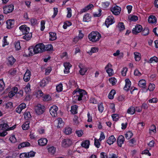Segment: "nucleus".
Instances as JSON below:
<instances>
[{
    "instance_id": "41",
    "label": "nucleus",
    "mask_w": 158,
    "mask_h": 158,
    "mask_svg": "<svg viewBox=\"0 0 158 158\" xmlns=\"http://www.w3.org/2000/svg\"><path fill=\"white\" fill-rule=\"evenodd\" d=\"M53 49V47L52 44H48L46 45V46H45L44 51H50L52 50Z\"/></svg>"
},
{
    "instance_id": "24",
    "label": "nucleus",
    "mask_w": 158,
    "mask_h": 158,
    "mask_svg": "<svg viewBox=\"0 0 158 158\" xmlns=\"http://www.w3.org/2000/svg\"><path fill=\"white\" fill-rule=\"evenodd\" d=\"M148 21L150 23H155L156 22V19L154 16H151L149 17Z\"/></svg>"
},
{
    "instance_id": "57",
    "label": "nucleus",
    "mask_w": 158,
    "mask_h": 158,
    "mask_svg": "<svg viewBox=\"0 0 158 158\" xmlns=\"http://www.w3.org/2000/svg\"><path fill=\"white\" fill-rule=\"evenodd\" d=\"M67 17L68 18H70L72 16V10L70 8H67Z\"/></svg>"
},
{
    "instance_id": "51",
    "label": "nucleus",
    "mask_w": 158,
    "mask_h": 158,
    "mask_svg": "<svg viewBox=\"0 0 158 158\" xmlns=\"http://www.w3.org/2000/svg\"><path fill=\"white\" fill-rule=\"evenodd\" d=\"M63 89V85L62 84H60L56 86V90L57 92H60Z\"/></svg>"
},
{
    "instance_id": "32",
    "label": "nucleus",
    "mask_w": 158,
    "mask_h": 158,
    "mask_svg": "<svg viewBox=\"0 0 158 158\" xmlns=\"http://www.w3.org/2000/svg\"><path fill=\"white\" fill-rule=\"evenodd\" d=\"M29 122L27 121L22 126V128L23 130H26L29 128Z\"/></svg>"
},
{
    "instance_id": "12",
    "label": "nucleus",
    "mask_w": 158,
    "mask_h": 158,
    "mask_svg": "<svg viewBox=\"0 0 158 158\" xmlns=\"http://www.w3.org/2000/svg\"><path fill=\"white\" fill-rule=\"evenodd\" d=\"M142 30V26L140 25H136L135 27L133 29L132 32L134 34L136 35L141 32Z\"/></svg>"
},
{
    "instance_id": "25",
    "label": "nucleus",
    "mask_w": 158,
    "mask_h": 158,
    "mask_svg": "<svg viewBox=\"0 0 158 158\" xmlns=\"http://www.w3.org/2000/svg\"><path fill=\"white\" fill-rule=\"evenodd\" d=\"M81 146L86 148H89V141L86 140L82 142L81 144Z\"/></svg>"
},
{
    "instance_id": "29",
    "label": "nucleus",
    "mask_w": 158,
    "mask_h": 158,
    "mask_svg": "<svg viewBox=\"0 0 158 158\" xmlns=\"http://www.w3.org/2000/svg\"><path fill=\"white\" fill-rule=\"evenodd\" d=\"M79 67L80 69L79 71L80 74L81 75H84L87 70V68L85 66L82 67L79 66Z\"/></svg>"
},
{
    "instance_id": "26",
    "label": "nucleus",
    "mask_w": 158,
    "mask_h": 158,
    "mask_svg": "<svg viewBox=\"0 0 158 158\" xmlns=\"http://www.w3.org/2000/svg\"><path fill=\"white\" fill-rule=\"evenodd\" d=\"M16 61V60L12 56H10L8 58V61L10 65H13Z\"/></svg>"
},
{
    "instance_id": "5",
    "label": "nucleus",
    "mask_w": 158,
    "mask_h": 158,
    "mask_svg": "<svg viewBox=\"0 0 158 158\" xmlns=\"http://www.w3.org/2000/svg\"><path fill=\"white\" fill-rule=\"evenodd\" d=\"M58 110V107L55 105H53L51 106L49 110L51 114L53 117H56L57 116V111Z\"/></svg>"
},
{
    "instance_id": "50",
    "label": "nucleus",
    "mask_w": 158,
    "mask_h": 158,
    "mask_svg": "<svg viewBox=\"0 0 158 158\" xmlns=\"http://www.w3.org/2000/svg\"><path fill=\"white\" fill-rule=\"evenodd\" d=\"M15 46L16 50H20L21 48L20 42L18 41L15 42Z\"/></svg>"
},
{
    "instance_id": "21",
    "label": "nucleus",
    "mask_w": 158,
    "mask_h": 158,
    "mask_svg": "<svg viewBox=\"0 0 158 158\" xmlns=\"http://www.w3.org/2000/svg\"><path fill=\"white\" fill-rule=\"evenodd\" d=\"M91 18L90 15L87 13L84 16L83 21L84 22H88L91 21Z\"/></svg>"
},
{
    "instance_id": "36",
    "label": "nucleus",
    "mask_w": 158,
    "mask_h": 158,
    "mask_svg": "<svg viewBox=\"0 0 158 158\" xmlns=\"http://www.w3.org/2000/svg\"><path fill=\"white\" fill-rule=\"evenodd\" d=\"M58 125L57 127L60 128L62 127L64 125V123L62 119L60 118L57 119Z\"/></svg>"
},
{
    "instance_id": "46",
    "label": "nucleus",
    "mask_w": 158,
    "mask_h": 158,
    "mask_svg": "<svg viewBox=\"0 0 158 158\" xmlns=\"http://www.w3.org/2000/svg\"><path fill=\"white\" fill-rule=\"evenodd\" d=\"M24 117L26 120H28L31 118V115L29 112H26L24 114Z\"/></svg>"
},
{
    "instance_id": "11",
    "label": "nucleus",
    "mask_w": 158,
    "mask_h": 158,
    "mask_svg": "<svg viewBox=\"0 0 158 158\" xmlns=\"http://www.w3.org/2000/svg\"><path fill=\"white\" fill-rule=\"evenodd\" d=\"M19 29L23 34H25V33H28L30 31L29 27L26 25L21 26L19 27Z\"/></svg>"
},
{
    "instance_id": "17",
    "label": "nucleus",
    "mask_w": 158,
    "mask_h": 158,
    "mask_svg": "<svg viewBox=\"0 0 158 158\" xmlns=\"http://www.w3.org/2000/svg\"><path fill=\"white\" fill-rule=\"evenodd\" d=\"M125 85L124 87V89L127 91L129 90L130 88L131 82L129 79H126L125 80Z\"/></svg>"
},
{
    "instance_id": "37",
    "label": "nucleus",
    "mask_w": 158,
    "mask_h": 158,
    "mask_svg": "<svg viewBox=\"0 0 158 158\" xmlns=\"http://www.w3.org/2000/svg\"><path fill=\"white\" fill-rule=\"evenodd\" d=\"M50 40L52 41L56 39V33L50 32Z\"/></svg>"
},
{
    "instance_id": "28",
    "label": "nucleus",
    "mask_w": 158,
    "mask_h": 158,
    "mask_svg": "<svg viewBox=\"0 0 158 158\" xmlns=\"http://www.w3.org/2000/svg\"><path fill=\"white\" fill-rule=\"evenodd\" d=\"M135 108L133 106H131L128 109L127 112L131 115H133L135 113Z\"/></svg>"
},
{
    "instance_id": "30",
    "label": "nucleus",
    "mask_w": 158,
    "mask_h": 158,
    "mask_svg": "<svg viewBox=\"0 0 158 158\" xmlns=\"http://www.w3.org/2000/svg\"><path fill=\"white\" fill-rule=\"evenodd\" d=\"M25 35L23 36V38L26 40H29L32 37L31 33H29V32L28 33H25Z\"/></svg>"
},
{
    "instance_id": "23",
    "label": "nucleus",
    "mask_w": 158,
    "mask_h": 158,
    "mask_svg": "<svg viewBox=\"0 0 158 158\" xmlns=\"http://www.w3.org/2000/svg\"><path fill=\"white\" fill-rule=\"evenodd\" d=\"M146 81L144 79L140 80L139 81L138 85L140 87L144 88L146 86Z\"/></svg>"
},
{
    "instance_id": "62",
    "label": "nucleus",
    "mask_w": 158,
    "mask_h": 158,
    "mask_svg": "<svg viewBox=\"0 0 158 158\" xmlns=\"http://www.w3.org/2000/svg\"><path fill=\"white\" fill-rule=\"evenodd\" d=\"M128 142L129 143L130 146H133L134 143H136V140L134 138H133L130 140Z\"/></svg>"
},
{
    "instance_id": "27",
    "label": "nucleus",
    "mask_w": 158,
    "mask_h": 158,
    "mask_svg": "<svg viewBox=\"0 0 158 158\" xmlns=\"http://www.w3.org/2000/svg\"><path fill=\"white\" fill-rule=\"evenodd\" d=\"M24 91L27 94H29L31 92V89H30V85L29 83H28L26 86L24 87Z\"/></svg>"
},
{
    "instance_id": "16",
    "label": "nucleus",
    "mask_w": 158,
    "mask_h": 158,
    "mask_svg": "<svg viewBox=\"0 0 158 158\" xmlns=\"http://www.w3.org/2000/svg\"><path fill=\"white\" fill-rule=\"evenodd\" d=\"M8 126L6 123H3L0 124V130H12L14 129L13 127L8 128Z\"/></svg>"
},
{
    "instance_id": "47",
    "label": "nucleus",
    "mask_w": 158,
    "mask_h": 158,
    "mask_svg": "<svg viewBox=\"0 0 158 158\" xmlns=\"http://www.w3.org/2000/svg\"><path fill=\"white\" fill-rule=\"evenodd\" d=\"M119 30L121 31L125 29V26L124 24L122 22H120L118 23V25Z\"/></svg>"
},
{
    "instance_id": "39",
    "label": "nucleus",
    "mask_w": 158,
    "mask_h": 158,
    "mask_svg": "<svg viewBox=\"0 0 158 158\" xmlns=\"http://www.w3.org/2000/svg\"><path fill=\"white\" fill-rule=\"evenodd\" d=\"M5 86L3 79H0V92L3 90Z\"/></svg>"
},
{
    "instance_id": "6",
    "label": "nucleus",
    "mask_w": 158,
    "mask_h": 158,
    "mask_svg": "<svg viewBox=\"0 0 158 158\" xmlns=\"http://www.w3.org/2000/svg\"><path fill=\"white\" fill-rule=\"evenodd\" d=\"M11 89L10 91L8 94V96L10 98H11L14 96L17 92L18 91V89L17 87H14L11 88L10 87H9L8 88V89Z\"/></svg>"
},
{
    "instance_id": "53",
    "label": "nucleus",
    "mask_w": 158,
    "mask_h": 158,
    "mask_svg": "<svg viewBox=\"0 0 158 158\" xmlns=\"http://www.w3.org/2000/svg\"><path fill=\"white\" fill-rule=\"evenodd\" d=\"M7 37V36H4L2 40L3 44L2 46L4 47L5 45H7L8 44V43L7 41L6 38Z\"/></svg>"
},
{
    "instance_id": "20",
    "label": "nucleus",
    "mask_w": 158,
    "mask_h": 158,
    "mask_svg": "<svg viewBox=\"0 0 158 158\" xmlns=\"http://www.w3.org/2000/svg\"><path fill=\"white\" fill-rule=\"evenodd\" d=\"M116 140V139L115 138L113 135L110 136L107 140V143L110 145L113 144Z\"/></svg>"
},
{
    "instance_id": "58",
    "label": "nucleus",
    "mask_w": 158,
    "mask_h": 158,
    "mask_svg": "<svg viewBox=\"0 0 158 158\" xmlns=\"http://www.w3.org/2000/svg\"><path fill=\"white\" fill-rule=\"evenodd\" d=\"M75 132L77 135L79 137L81 136L83 134V132L82 130H77Z\"/></svg>"
},
{
    "instance_id": "9",
    "label": "nucleus",
    "mask_w": 158,
    "mask_h": 158,
    "mask_svg": "<svg viewBox=\"0 0 158 158\" xmlns=\"http://www.w3.org/2000/svg\"><path fill=\"white\" fill-rule=\"evenodd\" d=\"M14 10V6L12 5L5 6L3 7L4 13L7 14L12 12Z\"/></svg>"
},
{
    "instance_id": "43",
    "label": "nucleus",
    "mask_w": 158,
    "mask_h": 158,
    "mask_svg": "<svg viewBox=\"0 0 158 158\" xmlns=\"http://www.w3.org/2000/svg\"><path fill=\"white\" fill-rule=\"evenodd\" d=\"M77 106L76 105H74L71 106V111L73 114H76L77 113Z\"/></svg>"
},
{
    "instance_id": "42",
    "label": "nucleus",
    "mask_w": 158,
    "mask_h": 158,
    "mask_svg": "<svg viewBox=\"0 0 158 158\" xmlns=\"http://www.w3.org/2000/svg\"><path fill=\"white\" fill-rule=\"evenodd\" d=\"M27 52L28 53L27 55L28 56L33 55L34 54H35L34 53V48H33L31 47L29 48L28 49Z\"/></svg>"
},
{
    "instance_id": "35",
    "label": "nucleus",
    "mask_w": 158,
    "mask_h": 158,
    "mask_svg": "<svg viewBox=\"0 0 158 158\" xmlns=\"http://www.w3.org/2000/svg\"><path fill=\"white\" fill-rule=\"evenodd\" d=\"M64 132L66 135H69L72 132V129L69 127H66L65 128Z\"/></svg>"
},
{
    "instance_id": "1",
    "label": "nucleus",
    "mask_w": 158,
    "mask_h": 158,
    "mask_svg": "<svg viewBox=\"0 0 158 158\" xmlns=\"http://www.w3.org/2000/svg\"><path fill=\"white\" fill-rule=\"evenodd\" d=\"M73 94L74 95L73 98L75 100H85L88 98L86 92L84 90L79 89H77L74 90Z\"/></svg>"
},
{
    "instance_id": "60",
    "label": "nucleus",
    "mask_w": 158,
    "mask_h": 158,
    "mask_svg": "<svg viewBox=\"0 0 158 158\" xmlns=\"http://www.w3.org/2000/svg\"><path fill=\"white\" fill-rule=\"evenodd\" d=\"M98 108L99 111L100 112L102 113L103 112L104 110V107L102 105V103H101L100 104H98Z\"/></svg>"
},
{
    "instance_id": "34",
    "label": "nucleus",
    "mask_w": 158,
    "mask_h": 158,
    "mask_svg": "<svg viewBox=\"0 0 158 158\" xmlns=\"http://www.w3.org/2000/svg\"><path fill=\"white\" fill-rule=\"evenodd\" d=\"M48 81L46 79L42 80L40 83V85L41 87H44L48 83Z\"/></svg>"
},
{
    "instance_id": "56",
    "label": "nucleus",
    "mask_w": 158,
    "mask_h": 158,
    "mask_svg": "<svg viewBox=\"0 0 158 158\" xmlns=\"http://www.w3.org/2000/svg\"><path fill=\"white\" fill-rule=\"evenodd\" d=\"M10 141L12 143H15L16 142V139L14 135H12L9 138Z\"/></svg>"
},
{
    "instance_id": "10",
    "label": "nucleus",
    "mask_w": 158,
    "mask_h": 158,
    "mask_svg": "<svg viewBox=\"0 0 158 158\" xmlns=\"http://www.w3.org/2000/svg\"><path fill=\"white\" fill-rule=\"evenodd\" d=\"M72 141L69 139H64L62 142V146L64 147H66L71 145L72 144Z\"/></svg>"
},
{
    "instance_id": "14",
    "label": "nucleus",
    "mask_w": 158,
    "mask_h": 158,
    "mask_svg": "<svg viewBox=\"0 0 158 158\" xmlns=\"http://www.w3.org/2000/svg\"><path fill=\"white\" fill-rule=\"evenodd\" d=\"M64 66L65 68L64 70V73H68L69 72V69L72 67V65L69 62H65L64 64Z\"/></svg>"
},
{
    "instance_id": "64",
    "label": "nucleus",
    "mask_w": 158,
    "mask_h": 158,
    "mask_svg": "<svg viewBox=\"0 0 158 158\" xmlns=\"http://www.w3.org/2000/svg\"><path fill=\"white\" fill-rule=\"evenodd\" d=\"M20 158H29L27 153H23L20 155Z\"/></svg>"
},
{
    "instance_id": "33",
    "label": "nucleus",
    "mask_w": 158,
    "mask_h": 158,
    "mask_svg": "<svg viewBox=\"0 0 158 158\" xmlns=\"http://www.w3.org/2000/svg\"><path fill=\"white\" fill-rule=\"evenodd\" d=\"M115 93V91L114 89H112L109 94L108 95V98L110 99H113L114 98V95Z\"/></svg>"
},
{
    "instance_id": "4",
    "label": "nucleus",
    "mask_w": 158,
    "mask_h": 158,
    "mask_svg": "<svg viewBox=\"0 0 158 158\" xmlns=\"http://www.w3.org/2000/svg\"><path fill=\"white\" fill-rule=\"evenodd\" d=\"M44 110V106L41 104H38L35 107V112L38 115L43 114Z\"/></svg>"
},
{
    "instance_id": "8",
    "label": "nucleus",
    "mask_w": 158,
    "mask_h": 158,
    "mask_svg": "<svg viewBox=\"0 0 158 158\" xmlns=\"http://www.w3.org/2000/svg\"><path fill=\"white\" fill-rule=\"evenodd\" d=\"M111 11L114 15H117L120 13L121 9L120 7L117 6H112L111 8Z\"/></svg>"
},
{
    "instance_id": "44",
    "label": "nucleus",
    "mask_w": 158,
    "mask_h": 158,
    "mask_svg": "<svg viewBox=\"0 0 158 158\" xmlns=\"http://www.w3.org/2000/svg\"><path fill=\"white\" fill-rule=\"evenodd\" d=\"M149 29L147 27L144 28L142 32V34L143 35L146 36L149 34Z\"/></svg>"
},
{
    "instance_id": "15",
    "label": "nucleus",
    "mask_w": 158,
    "mask_h": 158,
    "mask_svg": "<svg viewBox=\"0 0 158 158\" xmlns=\"http://www.w3.org/2000/svg\"><path fill=\"white\" fill-rule=\"evenodd\" d=\"M125 139L124 137L122 135L118 136L117 139V143L119 147H121L122 144L124 143Z\"/></svg>"
},
{
    "instance_id": "22",
    "label": "nucleus",
    "mask_w": 158,
    "mask_h": 158,
    "mask_svg": "<svg viewBox=\"0 0 158 158\" xmlns=\"http://www.w3.org/2000/svg\"><path fill=\"white\" fill-rule=\"evenodd\" d=\"M30 146V143L28 142H25L19 144L18 146L19 149H20L22 148L29 147Z\"/></svg>"
},
{
    "instance_id": "31",
    "label": "nucleus",
    "mask_w": 158,
    "mask_h": 158,
    "mask_svg": "<svg viewBox=\"0 0 158 158\" xmlns=\"http://www.w3.org/2000/svg\"><path fill=\"white\" fill-rule=\"evenodd\" d=\"M134 57L136 61H139L141 59V54L137 52H134Z\"/></svg>"
},
{
    "instance_id": "48",
    "label": "nucleus",
    "mask_w": 158,
    "mask_h": 158,
    "mask_svg": "<svg viewBox=\"0 0 158 158\" xmlns=\"http://www.w3.org/2000/svg\"><path fill=\"white\" fill-rule=\"evenodd\" d=\"M133 136V134L131 131H128L125 134V137L128 139H130Z\"/></svg>"
},
{
    "instance_id": "49",
    "label": "nucleus",
    "mask_w": 158,
    "mask_h": 158,
    "mask_svg": "<svg viewBox=\"0 0 158 158\" xmlns=\"http://www.w3.org/2000/svg\"><path fill=\"white\" fill-rule=\"evenodd\" d=\"M43 93L41 91L39 90L35 92V95L38 98H40L43 95Z\"/></svg>"
},
{
    "instance_id": "18",
    "label": "nucleus",
    "mask_w": 158,
    "mask_h": 158,
    "mask_svg": "<svg viewBox=\"0 0 158 158\" xmlns=\"http://www.w3.org/2000/svg\"><path fill=\"white\" fill-rule=\"evenodd\" d=\"M39 145L43 146L46 145L48 142V140L46 138H41L38 140Z\"/></svg>"
},
{
    "instance_id": "19",
    "label": "nucleus",
    "mask_w": 158,
    "mask_h": 158,
    "mask_svg": "<svg viewBox=\"0 0 158 158\" xmlns=\"http://www.w3.org/2000/svg\"><path fill=\"white\" fill-rule=\"evenodd\" d=\"M7 28L8 29H10L12 28L14 24V21L13 20L9 19L6 22Z\"/></svg>"
},
{
    "instance_id": "7",
    "label": "nucleus",
    "mask_w": 158,
    "mask_h": 158,
    "mask_svg": "<svg viewBox=\"0 0 158 158\" xmlns=\"http://www.w3.org/2000/svg\"><path fill=\"white\" fill-rule=\"evenodd\" d=\"M114 18L112 16H108L106 20L105 24L106 27H108L109 26L114 23Z\"/></svg>"
},
{
    "instance_id": "40",
    "label": "nucleus",
    "mask_w": 158,
    "mask_h": 158,
    "mask_svg": "<svg viewBox=\"0 0 158 158\" xmlns=\"http://www.w3.org/2000/svg\"><path fill=\"white\" fill-rule=\"evenodd\" d=\"M98 49L96 47L92 48L90 52H88L89 55H92L93 53L96 52L98 51Z\"/></svg>"
},
{
    "instance_id": "59",
    "label": "nucleus",
    "mask_w": 158,
    "mask_h": 158,
    "mask_svg": "<svg viewBox=\"0 0 158 158\" xmlns=\"http://www.w3.org/2000/svg\"><path fill=\"white\" fill-rule=\"evenodd\" d=\"M130 20L131 21H135L138 20V17L135 15H132L129 17Z\"/></svg>"
},
{
    "instance_id": "54",
    "label": "nucleus",
    "mask_w": 158,
    "mask_h": 158,
    "mask_svg": "<svg viewBox=\"0 0 158 158\" xmlns=\"http://www.w3.org/2000/svg\"><path fill=\"white\" fill-rule=\"evenodd\" d=\"M72 25L71 22L69 21H66L64 23L63 27L64 29H66L68 27H69Z\"/></svg>"
},
{
    "instance_id": "55",
    "label": "nucleus",
    "mask_w": 158,
    "mask_h": 158,
    "mask_svg": "<svg viewBox=\"0 0 158 158\" xmlns=\"http://www.w3.org/2000/svg\"><path fill=\"white\" fill-rule=\"evenodd\" d=\"M43 100L44 101H49L51 100V97L48 95H46L43 97Z\"/></svg>"
},
{
    "instance_id": "45",
    "label": "nucleus",
    "mask_w": 158,
    "mask_h": 158,
    "mask_svg": "<svg viewBox=\"0 0 158 158\" xmlns=\"http://www.w3.org/2000/svg\"><path fill=\"white\" fill-rule=\"evenodd\" d=\"M48 150L49 152L53 154H54L56 152V148L53 146L50 147L48 148Z\"/></svg>"
},
{
    "instance_id": "38",
    "label": "nucleus",
    "mask_w": 158,
    "mask_h": 158,
    "mask_svg": "<svg viewBox=\"0 0 158 158\" xmlns=\"http://www.w3.org/2000/svg\"><path fill=\"white\" fill-rule=\"evenodd\" d=\"M109 80L110 84L113 85H115L116 84V83L117 82L116 79L114 77H110V78Z\"/></svg>"
},
{
    "instance_id": "13",
    "label": "nucleus",
    "mask_w": 158,
    "mask_h": 158,
    "mask_svg": "<svg viewBox=\"0 0 158 158\" xmlns=\"http://www.w3.org/2000/svg\"><path fill=\"white\" fill-rule=\"evenodd\" d=\"M31 76V72L29 70H27L24 75L23 77L24 81L25 82L28 81L30 79Z\"/></svg>"
},
{
    "instance_id": "3",
    "label": "nucleus",
    "mask_w": 158,
    "mask_h": 158,
    "mask_svg": "<svg viewBox=\"0 0 158 158\" xmlns=\"http://www.w3.org/2000/svg\"><path fill=\"white\" fill-rule=\"evenodd\" d=\"M45 45L42 43L37 44L34 47V53L37 54L44 51Z\"/></svg>"
},
{
    "instance_id": "61",
    "label": "nucleus",
    "mask_w": 158,
    "mask_h": 158,
    "mask_svg": "<svg viewBox=\"0 0 158 158\" xmlns=\"http://www.w3.org/2000/svg\"><path fill=\"white\" fill-rule=\"evenodd\" d=\"M106 71L109 76H112L114 73L113 70L112 69H107Z\"/></svg>"
},
{
    "instance_id": "2",
    "label": "nucleus",
    "mask_w": 158,
    "mask_h": 158,
    "mask_svg": "<svg viewBox=\"0 0 158 158\" xmlns=\"http://www.w3.org/2000/svg\"><path fill=\"white\" fill-rule=\"evenodd\" d=\"M101 37V34L98 31H95L92 32L88 36L89 40L93 42H96L98 41Z\"/></svg>"
},
{
    "instance_id": "63",
    "label": "nucleus",
    "mask_w": 158,
    "mask_h": 158,
    "mask_svg": "<svg viewBox=\"0 0 158 158\" xmlns=\"http://www.w3.org/2000/svg\"><path fill=\"white\" fill-rule=\"evenodd\" d=\"M150 132L151 133V131H152L154 133H155L156 132V126L154 125H152L149 129Z\"/></svg>"
},
{
    "instance_id": "52",
    "label": "nucleus",
    "mask_w": 158,
    "mask_h": 158,
    "mask_svg": "<svg viewBox=\"0 0 158 158\" xmlns=\"http://www.w3.org/2000/svg\"><path fill=\"white\" fill-rule=\"evenodd\" d=\"M157 62V58L155 56L151 58L149 61V62L150 63H152L153 62Z\"/></svg>"
}]
</instances>
